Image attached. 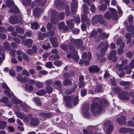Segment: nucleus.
<instances>
[{"instance_id":"c85d7f7f","label":"nucleus","mask_w":134,"mask_h":134,"mask_svg":"<svg viewBox=\"0 0 134 134\" xmlns=\"http://www.w3.org/2000/svg\"><path fill=\"white\" fill-rule=\"evenodd\" d=\"M63 84L65 86L70 85H72L71 81L69 79H66L63 81Z\"/></svg>"},{"instance_id":"c756f323","label":"nucleus","mask_w":134,"mask_h":134,"mask_svg":"<svg viewBox=\"0 0 134 134\" xmlns=\"http://www.w3.org/2000/svg\"><path fill=\"white\" fill-rule=\"evenodd\" d=\"M64 13H60L59 15H57V18H56V22H57V19L62 20L64 19Z\"/></svg>"},{"instance_id":"72a5a7b5","label":"nucleus","mask_w":134,"mask_h":134,"mask_svg":"<svg viewBox=\"0 0 134 134\" xmlns=\"http://www.w3.org/2000/svg\"><path fill=\"white\" fill-rule=\"evenodd\" d=\"M89 104H84L82 107L83 110L84 112H86L88 111L89 110Z\"/></svg>"},{"instance_id":"bb28decb","label":"nucleus","mask_w":134,"mask_h":134,"mask_svg":"<svg viewBox=\"0 0 134 134\" xmlns=\"http://www.w3.org/2000/svg\"><path fill=\"white\" fill-rule=\"evenodd\" d=\"M129 129L130 128L122 127L120 128L119 129V131L121 133H125L128 132H129Z\"/></svg>"},{"instance_id":"37998d69","label":"nucleus","mask_w":134,"mask_h":134,"mask_svg":"<svg viewBox=\"0 0 134 134\" xmlns=\"http://www.w3.org/2000/svg\"><path fill=\"white\" fill-rule=\"evenodd\" d=\"M31 28L32 29H34L37 30L38 27V24L36 22H34L31 24Z\"/></svg>"},{"instance_id":"e433bc0d","label":"nucleus","mask_w":134,"mask_h":134,"mask_svg":"<svg viewBox=\"0 0 134 134\" xmlns=\"http://www.w3.org/2000/svg\"><path fill=\"white\" fill-rule=\"evenodd\" d=\"M21 108L24 111L26 112L29 108V107L26 104H23L21 105Z\"/></svg>"},{"instance_id":"052dcab7","label":"nucleus","mask_w":134,"mask_h":134,"mask_svg":"<svg viewBox=\"0 0 134 134\" xmlns=\"http://www.w3.org/2000/svg\"><path fill=\"white\" fill-rule=\"evenodd\" d=\"M22 74L25 76H29L30 75L28 71L26 69L22 71Z\"/></svg>"},{"instance_id":"c03bdc74","label":"nucleus","mask_w":134,"mask_h":134,"mask_svg":"<svg viewBox=\"0 0 134 134\" xmlns=\"http://www.w3.org/2000/svg\"><path fill=\"white\" fill-rule=\"evenodd\" d=\"M83 9V13L85 14H86L88 13L89 10L88 7L85 4H84L82 6Z\"/></svg>"},{"instance_id":"4468645a","label":"nucleus","mask_w":134,"mask_h":134,"mask_svg":"<svg viewBox=\"0 0 134 134\" xmlns=\"http://www.w3.org/2000/svg\"><path fill=\"white\" fill-rule=\"evenodd\" d=\"M30 124L31 125L34 126H36L39 124L38 119L37 118H32L30 119Z\"/></svg>"},{"instance_id":"20e7f679","label":"nucleus","mask_w":134,"mask_h":134,"mask_svg":"<svg viewBox=\"0 0 134 134\" xmlns=\"http://www.w3.org/2000/svg\"><path fill=\"white\" fill-rule=\"evenodd\" d=\"M110 12H107L104 14V18L107 19L109 20L112 18L113 20H116L117 19L118 16L116 10L113 8L109 9Z\"/></svg>"},{"instance_id":"09e8293b","label":"nucleus","mask_w":134,"mask_h":134,"mask_svg":"<svg viewBox=\"0 0 134 134\" xmlns=\"http://www.w3.org/2000/svg\"><path fill=\"white\" fill-rule=\"evenodd\" d=\"M16 31L18 33L20 34H23L24 33L23 29L20 27H18L16 28Z\"/></svg>"},{"instance_id":"2eb2a0df","label":"nucleus","mask_w":134,"mask_h":134,"mask_svg":"<svg viewBox=\"0 0 134 134\" xmlns=\"http://www.w3.org/2000/svg\"><path fill=\"white\" fill-rule=\"evenodd\" d=\"M58 26L60 30H62L64 31H66L69 29L68 27L65 25L63 22H61L58 24Z\"/></svg>"},{"instance_id":"58836bf2","label":"nucleus","mask_w":134,"mask_h":134,"mask_svg":"<svg viewBox=\"0 0 134 134\" xmlns=\"http://www.w3.org/2000/svg\"><path fill=\"white\" fill-rule=\"evenodd\" d=\"M53 83L59 88H60L62 86L61 81L59 80H56L53 82Z\"/></svg>"},{"instance_id":"f704fd0d","label":"nucleus","mask_w":134,"mask_h":134,"mask_svg":"<svg viewBox=\"0 0 134 134\" xmlns=\"http://www.w3.org/2000/svg\"><path fill=\"white\" fill-rule=\"evenodd\" d=\"M11 12L14 13H18L19 12V10L16 6L15 5L11 9Z\"/></svg>"},{"instance_id":"0eeeda50","label":"nucleus","mask_w":134,"mask_h":134,"mask_svg":"<svg viewBox=\"0 0 134 134\" xmlns=\"http://www.w3.org/2000/svg\"><path fill=\"white\" fill-rule=\"evenodd\" d=\"M116 51L114 50L110 52L108 54V58L109 60H111L114 62H116L117 60V57L116 56Z\"/></svg>"},{"instance_id":"a19ab883","label":"nucleus","mask_w":134,"mask_h":134,"mask_svg":"<svg viewBox=\"0 0 134 134\" xmlns=\"http://www.w3.org/2000/svg\"><path fill=\"white\" fill-rule=\"evenodd\" d=\"M50 47V44L49 43H47L46 45L43 44L42 45V48L44 49L47 50L49 49Z\"/></svg>"},{"instance_id":"4be33fe9","label":"nucleus","mask_w":134,"mask_h":134,"mask_svg":"<svg viewBox=\"0 0 134 134\" xmlns=\"http://www.w3.org/2000/svg\"><path fill=\"white\" fill-rule=\"evenodd\" d=\"M91 57V54L90 52H88L87 55L86 53H84L82 54V58L84 59H87L89 60H90Z\"/></svg>"},{"instance_id":"6e6552de","label":"nucleus","mask_w":134,"mask_h":134,"mask_svg":"<svg viewBox=\"0 0 134 134\" xmlns=\"http://www.w3.org/2000/svg\"><path fill=\"white\" fill-rule=\"evenodd\" d=\"M71 43L74 44L77 48H80L82 44V41L80 39H75L71 38L70 39Z\"/></svg>"},{"instance_id":"393cba45","label":"nucleus","mask_w":134,"mask_h":134,"mask_svg":"<svg viewBox=\"0 0 134 134\" xmlns=\"http://www.w3.org/2000/svg\"><path fill=\"white\" fill-rule=\"evenodd\" d=\"M39 115L42 117L47 118H50L52 116V114L50 113H40L39 114Z\"/></svg>"},{"instance_id":"423d86ee","label":"nucleus","mask_w":134,"mask_h":134,"mask_svg":"<svg viewBox=\"0 0 134 134\" xmlns=\"http://www.w3.org/2000/svg\"><path fill=\"white\" fill-rule=\"evenodd\" d=\"M98 47L101 49L100 51L102 55H104L109 47V44L107 41L102 42L98 45Z\"/></svg>"},{"instance_id":"603ef678","label":"nucleus","mask_w":134,"mask_h":134,"mask_svg":"<svg viewBox=\"0 0 134 134\" xmlns=\"http://www.w3.org/2000/svg\"><path fill=\"white\" fill-rule=\"evenodd\" d=\"M18 117L20 119H25L27 120V118L25 115H23L20 113H19L18 114Z\"/></svg>"},{"instance_id":"5fc2aeb1","label":"nucleus","mask_w":134,"mask_h":134,"mask_svg":"<svg viewBox=\"0 0 134 134\" xmlns=\"http://www.w3.org/2000/svg\"><path fill=\"white\" fill-rule=\"evenodd\" d=\"M35 85L37 87L40 88H42L43 86V83L40 82H36Z\"/></svg>"},{"instance_id":"412c9836","label":"nucleus","mask_w":134,"mask_h":134,"mask_svg":"<svg viewBox=\"0 0 134 134\" xmlns=\"http://www.w3.org/2000/svg\"><path fill=\"white\" fill-rule=\"evenodd\" d=\"M41 11V9L38 8H36L33 11V14L36 17H38L40 15Z\"/></svg>"},{"instance_id":"9d476101","label":"nucleus","mask_w":134,"mask_h":134,"mask_svg":"<svg viewBox=\"0 0 134 134\" xmlns=\"http://www.w3.org/2000/svg\"><path fill=\"white\" fill-rule=\"evenodd\" d=\"M37 52V48L36 46L34 45L31 49H28L26 52V53L29 55L35 54Z\"/></svg>"},{"instance_id":"774afa93","label":"nucleus","mask_w":134,"mask_h":134,"mask_svg":"<svg viewBox=\"0 0 134 134\" xmlns=\"http://www.w3.org/2000/svg\"><path fill=\"white\" fill-rule=\"evenodd\" d=\"M130 69H133L134 66V60L132 59L130 62L129 66Z\"/></svg>"},{"instance_id":"8fccbe9b","label":"nucleus","mask_w":134,"mask_h":134,"mask_svg":"<svg viewBox=\"0 0 134 134\" xmlns=\"http://www.w3.org/2000/svg\"><path fill=\"white\" fill-rule=\"evenodd\" d=\"M87 129L89 131L93 133V132L95 130V127L93 126H89L87 127Z\"/></svg>"},{"instance_id":"ea45409f","label":"nucleus","mask_w":134,"mask_h":134,"mask_svg":"<svg viewBox=\"0 0 134 134\" xmlns=\"http://www.w3.org/2000/svg\"><path fill=\"white\" fill-rule=\"evenodd\" d=\"M46 93L45 90L42 89L37 92L36 94L37 95L39 96H42L45 94Z\"/></svg>"},{"instance_id":"1a4fd4ad","label":"nucleus","mask_w":134,"mask_h":134,"mask_svg":"<svg viewBox=\"0 0 134 134\" xmlns=\"http://www.w3.org/2000/svg\"><path fill=\"white\" fill-rule=\"evenodd\" d=\"M2 88L5 89L4 91L5 93L7 95L9 98H11L12 96H13V94H12L10 93V90L7 86V85L3 83L2 84Z\"/></svg>"},{"instance_id":"aec40b11","label":"nucleus","mask_w":134,"mask_h":134,"mask_svg":"<svg viewBox=\"0 0 134 134\" xmlns=\"http://www.w3.org/2000/svg\"><path fill=\"white\" fill-rule=\"evenodd\" d=\"M50 40L52 45L53 47H56L58 46L59 44L56 38L52 37Z\"/></svg>"},{"instance_id":"f8f14e48","label":"nucleus","mask_w":134,"mask_h":134,"mask_svg":"<svg viewBox=\"0 0 134 134\" xmlns=\"http://www.w3.org/2000/svg\"><path fill=\"white\" fill-rule=\"evenodd\" d=\"M77 4L78 2L77 1L74 0L73 2L71 4V13L73 14H74L76 13Z\"/></svg>"},{"instance_id":"f03ea898","label":"nucleus","mask_w":134,"mask_h":134,"mask_svg":"<svg viewBox=\"0 0 134 134\" xmlns=\"http://www.w3.org/2000/svg\"><path fill=\"white\" fill-rule=\"evenodd\" d=\"M18 80L21 83H25L23 84V86L25 89L28 91H32L33 89L32 86L31 84H34L35 82L33 80H29V79L26 77H23L22 75L20 74H18L17 76Z\"/></svg>"},{"instance_id":"5701e85b","label":"nucleus","mask_w":134,"mask_h":134,"mask_svg":"<svg viewBox=\"0 0 134 134\" xmlns=\"http://www.w3.org/2000/svg\"><path fill=\"white\" fill-rule=\"evenodd\" d=\"M32 42L33 41L31 39H28L23 43L25 46H27L28 48H30L32 46Z\"/></svg>"},{"instance_id":"bf43d9fd","label":"nucleus","mask_w":134,"mask_h":134,"mask_svg":"<svg viewBox=\"0 0 134 134\" xmlns=\"http://www.w3.org/2000/svg\"><path fill=\"white\" fill-rule=\"evenodd\" d=\"M38 38L39 40H43L44 38V35L40 32H38Z\"/></svg>"},{"instance_id":"7ed1b4c3","label":"nucleus","mask_w":134,"mask_h":134,"mask_svg":"<svg viewBox=\"0 0 134 134\" xmlns=\"http://www.w3.org/2000/svg\"><path fill=\"white\" fill-rule=\"evenodd\" d=\"M69 50L72 53H70L68 54V53L67 52L66 53L67 54L66 55L67 57L68 58H71L73 59L76 62H78L79 59V56L77 55L78 52L75 50L74 47L72 45L69 44Z\"/></svg>"},{"instance_id":"f3484780","label":"nucleus","mask_w":134,"mask_h":134,"mask_svg":"<svg viewBox=\"0 0 134 134\" xmlns=\"http://www.w3.org/2000/svg\"><path fill=\"white\" fill-rule=\"evenodd\" d=\"M116 121L119 124H124L126 123L125 118L124 115H122L120 118H118Z\"/></svg>"},{"instance_id":"9b49d317","label":"nucleus","mask_w":134,"mask_h":134,"mask_svg":"<svg viewBox=\"0 0 134 134\" xmlns=\"http://www.w3.org/2000/svg\"><path fill=\"white\" fill-rule=\"evenodd\" d=\"M57 12L54 10H52L51 12V21L53 24L56 23V18L57 16Z\"/></svg>"},{"instance_id":"79ce46f5","label":"nucleus","mask_w":134,"mask_h":134,"mask_svg":"<svg viewBox=\"0 0 134 134\" xmlns=\"http://www.w3.org/2000/svg\"><path fill=\"white\" fill-rule=\"evenodd\" d=\"M102 87L101 85H99L96 86L95 88L94 91L96 92H99L101 91Z\"/></svg>"},{"instance_id":"69168bd1","label":"nucleus","mask_w":134,"mask_h":134,"mask_svg":"<svg viewBox=\"0 0 134 134\" xmlns=\"http://www.w3.org/2000/svg\"><path fill=\"white\" fill-rule=\"evenodd\" d=\"M0 101L3 103H6L8 101V99L6 97H4L1 99Z\"/></svg>"},{"instance_id":"3c124183","label":"nucleus","mask_w":134,"mask_h":134,"mask_svg":"<svg viewBox=\"0 0 134 134\" xmlns=\"http://www.w3.org/2000/svg\"><path fill=\"white\" fill-rule=\"evenodd\" d=\"M6 4L7 6L8 7L12 6L14 4L13 1L8 0L6 2Z\"/></svg>"},{"instance_id":"4c0bfd02","label":"nucleus","mask_w":134,"mask_h":134,"mask_svg":"<svg viewBox=\"0 0 134 134\" xmlns=\"http://www.w3.org/2000/svg\"><path fill=\"white\" fill-rule=\"evenodd\" d=\"M7 125V123L4 121H1L0 122V129H3Z\"/></svg>"},{"instance_id":"473e14b6","label":"nucleus","mask_w":134,"mask_h":134,"mask_svg":"<svg viewBox=\"0 0 134 134\" xmlns=\"http://www.w3.org/2000/svg\"><path fill=\"white\" fill-rule=\"evenodd\" d=\"M73 21V20L72 19H71L70 20H67L66 22L67 24L70 27L71 29L73 28L74 26V24L72 23Z\"/></svg>"},{"instance_id":"e2e57ef3","label":"nucleus","mask_w":134,"mask_h":134,"mask_svg":"<svg viewBox=\"0 0 134 134\" xmlns=\"http://www.w3.org/2000/svg\"><path fill=\"white\" fill-rule=\"evenodd\" d=\"M33 4L34 5L36 6H38L41 5V3L40 2V0H35Z\"/></svg>"},{"instance_id":"f257e3e1","label":"nucleus","mask_w":134,"mask_h":134,"mask_svg":"<svg viewBox=\"0 0 134 134\" xmlns=\"http://www.w3.org/2000/svg\"><path fill=\"white\" fill-rule=\"evenodd\" d=\"M108 104V101L104 99L94 98L91 107V110L93 115L96 116L99 113H102L104 111V107H107Z\"/></svg>"},{"instance_id":"a878e982","label":"nucleus","mask_w":134,"mask_h":134,"mask_svg":"<svg viewBox=\"0 0 134 134\" xmlns=\"http://www.w3.org/2000/svg\"><path fill=\"white\" fill-rule=\"evenodd\" d=\"M33 101L35 103V104L38 106H41V102L40 98L37 97H35L33 98Z\"/></svg>"},{"instance_id":"7c9ffc66","label":"nucleus","mask_w":134,"mask_h":134,"mask_svg":"<svg viewBox=\"0 0 134 134\" xmlns=\"http://www.w3.org/2000/svg\"><path fill=\"white\" fill-rule=\"evenodd\" d=\"M113 91L115 93H118L119 95L122 92V90L119 87H117L114 88Z\"/></svg>"},{"instance_id":"c9c22d12","label":"nucleus","mask_w":134,"mask_h":134,"mask_svg":"<svg viewBox=\"0 0 134 134\" xmlns=\"http://www.w3.org/2000/svg\"><path fill=\"white\" fill-rule=\"evenodd\" d=\"M109 34H106L104 32L100 33L99 34V36L102 39L107 38L109 36Z\"/></svg>"},{"instance_id":"0e129e2a","label":"nucleus","mask_w":134,"mask_h":134,"mask_svg":"<svg viewBox=\"0 0 134 134\" xmlns=\"http://www.w3.org/2000/svg\"><path fill=\"white\" fill-rule=\"evenodd\" d=\"M110 82L113 85L116 86V80L115 78H113L111 79L110 80Z\"/></svg>"},{"instance_id":"39448f33","label":"nucleus","mask_w":134,"mask_h":134,"mask_svg":"<svg viewBox=\"0 0 134 134\" xmlns=\"http://www.w3.org/2000/svg\"><path fill=\"white\" fill-rule=\"evenodd\" d=\"M63 99L64 101L66 102H73L74 105H76L78 103L79 100L77 96H75L73 98V96L72 95L71 96H65L63 97Z\"/></svg>"},{"instance_id":"cd10ccee","label":"nucleus","mask_w":134,"mask_h":134,"mask_svg":"<svg viewBox=\"0 0 134 134\" xmlns=\"http://www.w3.org/2000/svg\"><path fill=\"white\" fill-rule=\"evenodd\" d=\"M4 49L7 51H9L11 49V47L9 44L8 42H5L3 43Z\"/></svg>"},{"instance_id":"680f3d73","label":"nucleus","mask_w":134,"mask_h":134,"mask_svg":"<svg viewBox=\"0 0 134 134\" xmlns=\"http://www.w3.org/2000/svg\"><path fill=\"white\" fill-rule=\"evenodd\" d=\"M73 33L75 34H78L79 32V30L78 28H72V29Z\"/></svg>"},{"instance_id":"a18cd8bd","label":"nucleus","mask_w":134,"mask_h":134,"mask_svg":"<svg viewBox=\"0 0 134 134\" xmlns=\"http://www.w3.org/2000/svg\"><path fill=\"white\" fill-rule=\"evenodd\" d=\"M60 47L64 51H66L68 49L67 45L65 44H62L60 46Z\"/></svg>"},{"instance_id":"dca6fc26","label":"nucleus","mask_w":134,"mask_h":134,"mask_svg":"<svg viewBox=\"0 0 134 134\" xmlns=\"http://www.w3.org/2000/svg\"><path fill=\"white\" fill-rule=\"evenodd\" d=\"M88 70L90 72H98L99 71V68L96 65H93L89 67Z\"/></svg>"},{"instance_id":"13d9d810","label":"nucleus","mask_w":134,"mask_h":134,"mask_svg":"<svg viewBox=\"0 0 134 134\" xmlns=\"http://www.w3.org/2000/svg\"><path fill=\"white\" fill-rule=\"evenodd\" d=\"M32 34L31 31H29L25 33L24 34L25 37H30L32 36Z\"/></svg>"},{"instance_id":"b1692460","label":"nucleus","mask_w":134,"mask_h":134,"mask_svg":"<svg viewBox=\"0 0 134 134\" xmlns=\"http://www.w3.org/2000/svg\"><path fill=\"white\" fill-rule=\"evenodd\" d=\"M113 126L112 124H109L108 126L106 129V133L107 134H110L113 130Z\"/></svg>"},{"instance_id":"4d7b16f0","label":"nucleus","mask_w":134,"mask_h":134,"mask_svg":"<svg viewBox=\"0 0 134 134\" xmlns=\"http://www.w3.org/2000/svg\"><path fill=\"white\" fill-rule=\"evenodd\" d=\"M126 56L129 58H131L133 55L132 52L131 51H129L126 54Z\"/></svg>"},{"instance_id":"ddd939ff","label":"nucleus","mask_w":134,"mask_h":134,"mask_svg":"<svg viewBox=\"0 0 134 134\" xmlns=\"http://www.w3.org/2000/svg\"><path fill=\"white\" fill-rule=\"evenodd\" d=\"M120 98L123 100H127L129 99V95L127 92L122 91L121 94H119Z\"/></svg>"},{"instance_id":"6ab92c4d","label":"nucleus","mask_w":134,"mask_h":134,"mask_svg":"<svg viewBox=\"0 0 134 134\" xmlns=\"http://www.w3.org/2000/svg\"><path fill=\"white\" fill-rule=\"evenodd\" d=\"M9 21L11 23L15 24L18 23L19 20L17 17L15 16H12L10 18Z\"/></svg>"},{"instance_id":"de8ad7c7","label":"nucleus","mask_w":134,"mask_h":134,"mask_svg":"<svg viewBox=\"0 0 134 134\" xmlns=\"http://www.w3.org/2000/svg\"><path fill=\"white\" fill-rule=\"evenodd\" d=\"M107 8V5L104 4L101 5L99 7V9L101 11H103L105 10Z\"/></svg>"},{"instance_id":"338daca9","label":"nucleus","mask_w":134,"mask_h":134,"mask_svg":"<svg viewBox=\"0 0 134 134\" xmlns=\"http://www.w3.org/2000/svg\"><path fill=\"white\" fill-rule=\"evenodd\" d=\"M53 65L52 63L51 62H48L46 63L45 64L46 66L48 68H51Z\"/></svg>"},{"instance_id":"2f4dec72","label":"nucleus","mask_w":134,"mask_h":134,"mask_svg":"<svg viewBox=\"0 0 134 134\" xmlns=\"http://www.w3.org/2000/svg\"><path fill=\"white\" fill-rule=\"evenodd\" d=\"M124 69L125 70V73L127 74H129L132 72L129 65H126L124 66Z\"/></svg>"},{"instance_id":"49530a36","label":"nucleus","mask_w":134,"mask_h":134,"mask_svg":"<svg viewBox=\"0 0 134 134\" xmlns=\"http://www.w3.org/2000/svg\"><path fill=\"white\" fill-rule=\"evenodd\" d=\"M99 23L100 24L102 25H106L107 22L103 18V16H102L99 22Z\"/></svg>"},{"instance_id":"6e6d98bb","label":"nucleus","mask_w":134,"mask_h":134,"mask_svg":"<svg viewBox=\"0 0 134 134\" xmlns=\"http://www.w3.org/2000/svg\"><path fill=\"white\" fill-rule=\"evenodd\" d=\"M46 89L47 93L49 94L51 93L53 91L52 88L51 87L47 86L46 87Z\"/></svg>"},{"instance_id":"864d4df0","label":"nucleus","mask_w":134,"mask_h":134,"mask_svg":"<svg viewBox=\"0 0 134 134\" xmlns=\"http://www.w3.org/2000/svg\"><path fill=\"white\" fill-rule=\"evenodd\" d=\"M130 83L128 81H122L120 83L121 85L123 86H129Z\"/></svg>"},{"instance_id":"a211bd4d","label":"nucleus","mask_w":134,"mask_h":134,"mask_svg":"<svg viewBox=\"0 0 134 134\" xmlns=\"http://www.w3.org/2000/svg\"><path fill=\"white\" fill-rule=\"evenodd\" d=\"M102 15H97L93 17L92 18V23L94 24H97L99 23Z\"/></svg>"}]
</instances>
